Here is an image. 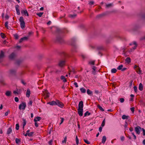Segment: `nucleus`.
I'll list each match as a JSON object with an SVG mask.
<instances>
[{"instance_id": "1", "label": "nucleus", "mask_w": 145, "mask_h": 145, "mask_svg": "<svg viewBox=\"0 0 145 145\" xmlns=\"http://www.w3.org/2000/svg\"><path fill=\"white\" fill-rule=\"evenodd\" d=\"M19 20L20 23L21 27L22 29L24 28L25 27V23L23 17L22 16H20Z\"/></svg>"}, {"instance_id": "2", "label": "nucleus", "mask_w": 145, "mask_h": 145, "mask_svg": "<svg viewBox=\"0 0 145 145\" xmlns=\"http://www.w3.org/2000/svg\"><path fill=\"white\" fill-rule=\"evenodd\" d=\"M56 41L60 43H62L64 42L63 37L60 35H58L56 39Z\"/></svg>"}, {"instance_id": "3", "label": "nucleus", "mask_w": 145, "mask_h": 145, "mask_svg": "<svg viewBox=\"0 0 145 145\" xmlns=\"http://www.w3.org/2000/svg\"><path fill=\"white\" fill-rule=\"evenodd\" d=\"M17 55L15 52H13L9 56V58L11 60H13L16 58Z\"/></svg>"}, {"instance_id": "4", "label": "nucleus", "mask_w": 145, "mask_h": 145, "mask_svg": "<svg viewBox=\"0 0 145 145\" xmlns=\"http://www.w3.org/2000/svg\"><path fill=\"white\" fill-rule=\"evenodd\" d=\"M26 104L25 102H22L21 103L19 106V108L20 110H24L25 109L26 107Z\"/></svg>"}, {"instance_id": "5", "label": "nucleus", "mask_w": 145, "mask_h": 145, "mask_svg": "<svg viewBox=\"0 0 145 145\" xmlns=\"http://www.w3.org/2000/svg\"><path fill=\"white\" fill-rule=\"evenodd\" d=\"M129 45L130 46L134 45V46L133 47L132 49H131L130 52H132L133 50L135 49L137 46V42L135 41H133L132 42L130 43Z\"/></svg>"}, {"instance_id": "6", "label": "nucleus", "mask_w": 145, "mask_h": 145, "mask_svg": "<svg viewBox=\"0 0 145 145\" xmlns=\"http://www.w3.org/2000/svg\"><path fill=\"white\" fill-rule=\"evenodd\" d=\"M57 31L59 33H68L69 32V31L67 29H65L63 30L59 28H58L57 29Z\"/></svg>"}, {"instance_id": "7", "label": "nucleus", "mask_w": 145, "mask_h": 145, "mask_svg": "<svg viewBox=\"0 0 145 145\" xmlns=\"http://www.w3.org/2000/svg\"><path fill=\"white\" fill-rule=\"evenodd\" d=\"M65 64V61L64 60H60L59 61L58 63L59 66L61 67H63Z\"/></svg>"}, {"instance_id": "8", "label": "nucleus", "mask_w": 145, "mask_h": 145, "mask_svg": "<svg viewBox=\"0 0 145 145\" xmlns=\"http://www.w3.org/2000/svg\"><path fill=\"white\" fill-rule=\"evenodd\" d=\"M43 94L44 96V99H45L49 97V93L48 92L47 90H45L44 91H43Z\"/></svg>"}, {"instance_id": "9", "label": "nucleus", "mask_w": 145, "mask_h": 145, "mask_svg": "<svg viewBox=\"0 0 145 145\" xmlns=\"http://www.w3.org/2000/svg\"><path fill=\"white\" fill-rule=\"evenodd\" d=\"M57 105L61 108H63V104L61 102H60L59 101L56 100Z\"/></svg>"}, {"instance_id": "10", "label": "nucleus", "mask_w": 145, "mask_h": 145, "mask_svg": "<svg viewBox=\"0 0 145 145\" xmlns=\"http://www.w3.org/2000/svg\"><path fill=\"white\" fill-rule=\"evenodd\" d=\"M141 127L139 126H137L135 128V130L137 134H140V129H141Z\"/></svg>"}, {"instance_id": "11", "label": "nucleus", "mask_w": 145, "mask_h": 145, "mask_svg": "<svg viewBox=\"0 0 145 145\" xmlns=\"http://www.w3.org/2000/svg\"><path fill=\"white\" fill-rule=\"evenodd\" d=\"M56 100V101H52L50 102H48L47 103V104H49L50 105L52 106L56 105H57Z\"/></svg>"}, {"instance_id": "12", "label": "nucleus", "mask_w": 145, "mask_h": 145, "mask_svg": "<svg viewBox=\"0 0 145 145\" xmlns=\"http://www.w3.org/2000/svg\"><path fill=\"white\" fill-rule=\"evenodd\" d=\"M78 114L80 116H82L83 114V109H78Z\"/></svg>"}, {"instance_id": "13", "label": "nucleus", "mask_w": 145, "mask_h": 145, "mask_svg": "<svg viewBox=\"0 0 145 145\" xmlns=\"http://www.w3.org/2000/svg\"><path fill=\"white\" fill-rule=\"evenodd\" d=\"M19 6L18 5H16L15 8L17 12V14L18 15H19L20 14V11L19 9Z\"/></svg>"}, {"instance_id": "14", "label": "nucleus", "mask_w": 145, "mask_h": 145, "mask_svg": "<svg viewBox=\"0 0 145 145\" xmlns=\"http://www.w3.org/2000/svg\"><path fill=\"white\" fill-rule=\"evenodd\" d=\"M16 72V69H12L10 70L9 73L10 75H15Z\"/></svg>"}, {"instance_id": "15", "label": "nucleus", "mask_w": 145, "mask_h": 145, "mask_svg": "<svg viewBox=\"0 0 145 145\" xmlns=\"http://www.w3.org/2000/svg\"><path fill=\"white\" fill-rule=\"evenodd\" d=\"M83 103L82 101H80L78 104V109H83Z\"/></svg>"}, {"instance_id": "16", "label": "nucleus", "mask_w": 145, "mask_h": 145, "mask_svg": "<svg viewBox=\"0 0 145 145\" xmlns=\"http://www.w3.org/2000/svg\"><path fill=\"white\" fill-rule=\"evenodd\" d=\"M21 13L22 14L25 15V16H28L29 14L27 12V10H22L21 11Z\"/></svg>"}, {"instance_id": "17", "label": "nucleus", "mask_w": 145, "mask_h": 145, "mask_svg": "<svg viewBox=\"0 0 145 145\" xmlns=\"http://www.w3.org/2000/svg\"><path fill=\"white\" fill-rule=\"evenodd\" d=\"M12 132V127H9L7 130V134L8 135H9Z\"/></svg>"}, {"instance_id": "18", "label": "nucleus", "mask_w": 145, "mask_h": 145, "mask_svg": "<svg viewBox=\"0 0 145 145\" xmlns=\"http://www.w3.org/2000/svg\"><path fill=\"white\" fill-rule=\"evenodd\" d=\"M30 91L29 89H27L26 93V96L27 97H29L30 96Z\"/></svg>"}, {"instance_id": "19", "label": "nucleus", "mask_w": 145, "mask_h": 145, "mask_svg": "<svg viewBox=\"0 0 145 145\" xmlns=\"http://www.w3.org/2000/svg\"><path fill=\"white\" fill-rule=\"evenodd\" d=\"M11 92L9 91H7L5 93V95L8 97L10 96L11 95Z\"/></svg>"}, {"instance_id": "20", "label": "nucleus", "mask_w": 145, "mask_h": 145, "mask_svg": "<svg viewBox=\"0 0 145 145\" xmlns=\"http://www.w3.org/2000/svg\"><path fill=\"white\" fill-rule=\"evenodd\" d=\"M41 119V118L40 117H35L34 120V121L35 122H37V121H39Z\"/></svg>"}, {"instance_id": "21", "label": "nucleus", "mask_w": 145, "mask_h": 145, "mask_svg": "<svg viewBox=\"0 0 145 145\" xmlns=\"http://www.w3.org/2000/svg\"><path fill=\"white\" fill-rule=\"evenodd\" d=\"M60 78L63 82H65L67 81V80L64 76L63 75L61 76Z\"/></svg>"}, {"instance_id": "22", "label": "nucleus", "mask_w": 145, "mask_h": 145, "mask_svg": "<svg viewBox=\"0 0 145 145\" xmlns=\"http://www.w3.org/2000/svg\"><path fill=\"white\" fill-rule=\"evenodd\" d=\"M106 137L105 136H103V137L102 143L103 144H105L106 141Z\"/></svg>"}, {"instance_id": "23", "label": "nucleus", "mask_w": 145, "mask_h": 145, "mask_svg": "<svg viewBox=\"0 0 145 145\" xmlns=\"http://www.w3.org/2000/svg\"><path fill=\"white\" fill-rule=\"evenodd\" d=\"M129 118V116L125 115H123L122 116V118L123 120L127 119Z\"/></svg>"}, {"instance_id": "24", "label": "nucleus", "mask_w": 145, "mask_h": 145, "mask_svg": "<svg viewBox=\"0 0 145 145\" xmlns=\"http://www.w3.org/2000/svg\"><path fill=\"white\" fill-rule=\"evenodd\" d=\"M143 89V86H142V84L141 83H140L139 85V89L140 91H142V90Z\"/></svg>"}, {"instance_id": "25", "label": "nucleus", "mask_w": 145, "mask_h": 145, "mask_svg": "<svg viewBox=\"0 0 145 145\" xmlns=\"http://www.w3.org/2000/svg\"><path fill=\"white\" fill-rule=\"evenodd\" d=\"M80 90L81 92L83 93H86V89H84V88H80Z\"/></svg>"}, {"instance_id": "26", "label": "nucleus", "mask_w": 145, "mask_h": 145, "mask_svg": "<svg viewBox=\"0 0 145 145\" xmlns=\"http://www.w3.org/2000/svg\"><path fill=\"white\" fill-rule=\"evenodd\" d=\"M125 61L127 63H129L131 62V59L130 57H127L125 59Z\"/></svg>"}, {"instance_id": "27", "label": "nucleus", "mask_w": 145, "mask_h": 145, "mask_svg": "<svg viewBox=\"0 0 145 145\" xmlns=\"http://www.w3.org/2000/svg\"><path fill=\"white\" fill-rule=\"evenodd\" d=\"M87 94L89 95H92L93 94V93L92 91L90 90L89 89H88L87 91Z\"/></svg>"}, {"instance_id": "28", "label": "nucleus", "mask_w": 145, "mask_h": 145, "mask_svg": "<svg viewBox=\"0 0 145 145\" xmlns=\"http://www.w3.org/2000/svg\"><path fill=\"white\" fill-rule=\"evenodd\" d=\"M97 107H98V108L102 111H104V109L99 105H98Z\"/></svg>"}, {"instance_id": "29", "label": "nucleus", "mask_w": 145, "mask_h": 145, "mask_svg": "<svg viewBox=\"0 0 145 145\" xmlns=\"http://www.w3.org/2000/svg\"><path fill=\"white\" fill-rule=\"evenodd\" d=\"M91 113L89 112L88 111H86L84 114V116L85 117L87 115L89 116L90 115Z\"/></svg>"}, {"instance_id": "30", "label": "nucleus", "mask_w": 145, "mask_h": 145, "mask_svg": "<svg viewBox=\"0 0 145 145\" xmlns=\"http://www.w3.org/2000/svg\"><path fill=\"white\" fill-rule=\"evenodd\" d=\"M116 71L117 70L115 68L112 69L111 70V72L112 73H115Z\"/></svg>"}, {"instance_id": "31", "label": "nucleus", "mask_w": 145, "mask_h": 145, "mask_svg": "<svg viewBox=\"0 0 145 145\" xmlns=\"http://www.w3.org/2000/svg\"><path fill=\"white\" fill-rule=\"evenodd\" d=\"M26 120L25 119H24L23 120V128L24 129V127L25 126L26 124Z\"/></svg>"}, {"instance_id": "32", "label": "nucleus", "mask_w": 145, "mask_h": 145, "mask_svg": "<svg viewBox=\"0 0 145 145\" xmlns=\"http://www.w3.org/2000/svg\"><path fill=\"white\" fill-rule=\"evenodd\" d=\"M43 12H40L39 13H37L36 14L39 16V17H41L42 14H43Z\"/></svg>"}, {"instance_id": "33", "label": "nucleus", "mask_w": 145, "mask_h": 145, "mask_svg": "<svg viewBox=\"0 0 145 145\" xmlns=\"http://www.w3.org/2000/svg\"><path fill=\"white\" fill-rule=\"evenodd\" d=\"M123 67V65H119L118 67L117 68V69L118 70H120L122 69V68Z\"/></svg>"}, {"instance_id": "34", "label": "nucleus", "mask_w": 145, "mask_h": 145, "mask_svg": "<svg viewBox=\"0 0 145 145\" xmlns=\"http://www.w3.org/2000/svg\"><path fill=\"white\" fill-rule=\"evenodd\" d=\"M137 69L138 71H137V72L138 74H140L141 72V71L140 70V69L139 67H138Z\"/></svg>"}, {"instance_id": "35", "label": "nucleus", "mask_w": 145, "mask_h": 145, "mask_svg": "<svg viewBox=\"0 0 145 145\" xmlns=\"http://www.w3.org/2000/svg\"><path fill=\"white\" fill-rule=\"evenodd\" d=\"M76 144L77 145H78L79 143V141H78V137H77V136H76Z\"/></svg>"}, {"instance_id": "36", "label": "nucleus", "mask_w": 145, "mask_h": 145, "mask_svg": "<svg viewBox=\"0 0 145 145\" xmlns=\"http://www.w3.org/2000/svg\"><path fill=\"white\" fill-rule=\"evenodd\" d=\"M105 119L104 120H103V121L101 125V126L102 127H104L105 125Z\"/></svg>"}, {"instance_id": "37", "label": "nucleus", "mask_w": 145, "mask_h": 145, "mask_svg": "<svg viewBox=\"0 0 145 145\" xmlns=\"http://www.w3.org/2000/svg\"><path fill=\"white\" fill-rule=\"evenodd\" d=\"M61 119V122L60 123L59 125H61L63 122L64 119L63 118L61 117L60 118Z\"/></svg>"}, {"instance_id": "38", "label": "nucleus", "mask_w": 145, "mask_h": 145, "mask_svg": "<svg viewBox=\"0 0 145 145\" xmlns=\"http://www.w3.org/2000/svg\"><path fill=\"white\" fill-rule=\"evenodd\" d=\"M8 22H6L5 23V25L6 28H7L8 29H9V28L8 27Z\"/></svg>"}, {"instance_id": "39", "label": "nucleus", "mask_w": 145, "mask_h": 145, "mask_svg": "<svg viewBox=\"0 0 145 145\" xmlns=\"http://www.w3.org/2000/svg\"><path fill=\"white\" fill-rule=\"evenodd\" d=\"M19 124L18 123L16 124V129L17 130H18L19 129Z\"/></svg>"}, {"instance_id": "40", "label": "nucleus", "mask_w": 145, "mask_h": 145, "mask_svg": "<svg viewBox=\"0 0 145 145\" xmlns=\"http://www.w3.org/2000/svg\"><path fill=\"white\" fill-rule=\"evenodd\" d=\"M15 141L16 143L18 144L20 142V140L17 138H16L15 139Z\"/></svg>"}, {"instance_id": "41", "label": "nucleus", "mask_w": 145, "mask_h": 145, "mask_svg": "<svg viewBox=\"0 0 145 145\" xmlns=\"http://www.w3.org/2000/svg\"><path fill=\"white\" fill-rule=\"evenodd\" d=\"M32 101L31 100H30L28 104V106H31L32 105Z\"/></svg>"}, {"instance_id": "42", "label": "nucleus", "mask_w": 145, "mask_h": 145, "mask_svg": "<svg viewBox=\"0 0 145 145\" xmlns=\"http://www.w3.org/2000/svg\"><path fill=\"white\" fill-rule=\"evenodd\" d=\"M112 5V3L108 4L106 5V7H111Z\"/></svg>"}, {"instance_id": "43", "label": "nucleus", "mask_w": 145, "mask_h": 145, "mask_svg": "<svg viewBox=\"0 0 145 145\" xmlns=\"http://www.w3.org/2000/svg\"><path fill=\"white\" fill-rule=\"evenodd\" d=\"M29 36L28 37H25L22 38L23 40H27L29 38Z\"/></svg>"}, {"instance_id": "44", "label": "nucleus", "mask_w": 145, "mask_h": 145, "mask_svg": "<svg viewBox=\"0 0 145 145\" xmlns=\"http://www.w3.org/2000/svg\"><path fill=\"white\" fill-rule=\"evenodd\" d=\"M33 133H34L33 132H31L30 133H28L27 135L31 137L33 135Z\"/></svg>"}, {"instance_id": "45", "label": "nucleus", "mask_w": 145, "mask_h": 145, "mask_svg": "<svg viewBox=\"0 0 145 145\" xmlns=\"http://www.w3.org/2000/svg\"><path fill=\"white\" fill-rule=\"evenodd\" d=\"M94 63H95L94 61H91L89 62V64H91V65H94Z\"/></svg>"}, {"instance_id": "46", "label": "nucleus", "mask_w": 145, "mask_h": 145, "mask_svg": "<svg viewBox=\"0 0 145 145\" xmlns=\"http://www.w3.org/2000/svg\"><path fill=\"white\" fill-rule=\"evenodd\" d=\"M84 141L87 144H90V142L87 140L84 139Z\"/></svg>"}, {"instance_id": "47", "label": "nucleus", "mask_w": 145, "mask_h": 145, "mask_svg": "<svg viewBox=\"0 0 145 145\" xmlns=\"http://www.w3.org/2000/svg\"><path fill=\"white\" fill-rule=\"evenodd\" d=\"M53 142L52 140H51L48 142L49 145H52V142Z\"/></svg>"}, {"instance_id": "48", "label": "nucleus", "mask_w": 145, "mask_h": 145, "mask_svg": "<svg viewBox=\"0 0 145 145\" xmlns=\"http://www.w3.org/2000/svg\"><path fill=\"white\" fill-rule=\"evenodd\" d=\"M14 37L16 39H18V36L17 34H15L14 35Z\"/></svg>"}, {"instance_id": "49", "label": "nucleus", "mask_w": 145, "mask_h": 145, "mask_svg": "<svg viewBox=\"0 0 145 145\" xmlns=\"http://www.w3.org/2000/svg\"><path fill=\"white\" fill-rule=\"evenodd\" d=\"M76 16V14H74L73 15H69V16H70V17L71 18H74V17H75Z\"/></svg>"}, {"instance_id": "50", "label": "nucleus", "mask_w": 145, "mask_h": 145, "mask_svg": "<svg viewBox=\"0 0 145 145\" xmlns=\"http://www.w3.org/2000/svg\"><path fill=\"white\" fill-rule=\"evenodd\" d=\"M67 141V137H65L64 138V140L62 141V143H66Z\"/></svg>"}, {"instance_id": "51", "label": "nucleus", "mask_w": 145, "mask_h": 145, "mask_svg": "<svg viewBox=\"0 0 145 145\" xmlns=\"http://www.w3.org/2000/svg\"><path fill=\"white\" fill-rule=\"evenodd\" d=\"M130 110L133 113L135 111V108L134 107H131L130 108Z\"/></svg>"}, {"instance_id": "52", "label": "nucleus", "mask_w": 145, "mask_h": 145, "mask_svg": "<svg viewBox=\"0 0 145 145\" xmlns=\"http://www.w3.org/2000/svg\"><path fill=\"white\" fill-rule=\"evenodd\" d=\"M134 90L135 92H136L137 91V88L136 86H134Z\"/></svg>"}, {"instance_id": "53", "label": "nucleus", "mask_w": 145, "mask_h": 145, "mask_svg": "<svg viewBox=\"0 0 145 145\" xmlns=\"http://www.w3.org/2000/svg\"><path fill=\"white\" fill-rule=\"evenodd\" d=\"M124 101V99L123 98H121L120 99V101L121 103H123Z\"/></svg>"}, {"instance_id": "54", "label": "nucleus", "mask_w": 145, "mask_h": 145, "mask_svg": "<svg viewBox=\"0 0 145 145\" xmlns=\"http://www.w3.org/2000/svg\"><path fill=\"white\" fill-rule=\"evenodd\" d=\"M14 100H15V101L16 102H18L19 101V99H18V98L17 97H15Z\"/></svg>"}, {"instance_id": "55", "label": "nucleus", "mask_w": 145, "mask_h": 145, "mask_svg": "<svg viewBox=\"0 0 145 145\" xmlns=\"http://www.w3.org/2000/svg\"><path fill=\"white\" fill-rule=\"evenodd\" d=\"M120 138H121V141H123V140H124L125 137L124 136H121V137Z\"/></svg>"}, {"instance_id": "56", "label": "nucleus", "mask_w": 145, "mask_h": 145, "mask_svg": "<svg viewBox=\"0 0 145 145\" xmlns=\"http://www.w3.org/2000/svg\"><path fill=\"white\" fill-rule=\"evenodd\" d=\"M140 40H145V36L142 37H141V38H140Z\"/></svg>"}, {"instance_id": "57", "label": "nucleus", "mask_w": 145, "mask_h": 145, "mask_svg": "<svg viewBox=\"0 0 145 145\" xmlns=\"http://www.w3.org/2000/svg\"><path fill=\"white\" fill-rule=\"evenodd\" d=\"M142 131L143 133V135L144 136H145V130L143 128H142Z\"/></svg>"}, {"instance_id": "58", "label": "nucleus", "mask_w": 145, "mask_h": 145, "mask_svg": "<svg viewBox=\"0 0 145 145\" xmlns=\"http://www.w3.org/2000/svg\"><path fill=\"white\" fill-rule=\"evenodd\" d=\"M10 112V110H8L7 112H5V116H7L8 114V113Z\"/></svg>"}, {"instance_id": "59", "label": "nucleus", "mask_w": 145, "mask_h": 145, "mask_svg": "<svg viewBox=\"0 0 145 145\" xmlns=\"http://www.w3.org/2000/svg\"><path fill=\"white\" fill-rule=\"evenodd\" d=\"M74 84L75 86V87H76L77 88V87H78V85L77 83L76 82H74Z\"/></svg>"}, {"instance_id": "60", "label": "nucleus", "mask_w": 145, "mask_h": 145, "mask_svg": "<svg viewBox=\"0 0 145 145\" xmlns=\"http://www.w3.org/2000/svg\"><path fill=\"white\" fill-rule=\"evenodd\" d=\"M21 82L24 85L26 84V83L24 82V81L23 80H21Z\"/></svg>"}, {"instance_id": "61", "label": "nucleus", "mask_w": 145, "mask_h": 145, "mask_svg": "<svg viewBox=\"0 0 145 145\" xmlns=\"http://www.w3.org/2000/svg\"><path fill=\"white\" fill-rule=\"evenodd\" d=\"M35 125L36 127H38V123L36 122H35Z\"/></svg>"}, {"instance_id": "62", "label": "nucleus", "mask_w": 145, "mask_h": 145, "mask_svg": "<svg viewBox=\"0 0 145 145\" xmlns=\"http://www.w3.org/2000/svg\"><path fill=\"white\" fill-rule=\"evenodd\" d=\"M21 63V61L19 60H18L16 61V64L18 65H19Z\"/></svg>"}, {"instance_id": "63", "label": "nucleus", "mask_w": 145, "mask_h": 145, "mask_svg": "<svg viewBox=\"0 0 145 145\" xmlns=\"http://www.w3.org/2000/svg\"><path fill=\"white\" fill-rule=\"evenodd\" d=\"M127 122H125V124L124 125V127L125 128H126L127 127Z\"/></svg>"}, {"instance_id": "64", "label": "nucleus", "mask_w": 145, "mask_h": 145, "mask_svg": "<svg viewBox=\"0 0 145 145\" xmlns=\"http://www.w3.org/2000/svg\"><path fill=\"white\" fill-rule=\"evenodd\" d=\"M94 2L93 1H90V2H89V4L91 5H93L94 4Z\"/></svg>"}]
</instances>
